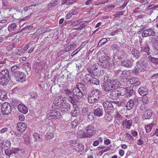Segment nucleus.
<instances>
[{"label": "nucleus", "mask_w": 158, "mask_h": 158, "mask_svg": "<svg viewBox=\"0 0 158 158\" xmlns=\"http://www.w3.org/2000/svg\"><path fill=\"white\" fill-rule=\"evenodd\" d=\"M122 125L126 129H129L132 125V122L131 120H127L125 119L122 122Z\"/></svg>", "instance_id": "nucleus-16"}, {"label": "nucleus", "mask_w": 158, "mask_h": 158, "mask_svg": "<svg viewBox=\"0 0 158 158\" xmlns=\"http://www.w3.org/2000/svg\"><path fill=\"white\" fill-rule=\"evenodd\" d=\"M152 115V113L151 111L150 110H147L142 116V118L143 119H149Z\"/></svg>", "instance_id": "nucleus-35"}, {"label": "nucleus", "mask_w": 158, "mask_h": 158, "mask_svg": "<svg viewBox=\"0 0 158 158\" xmlns=\"http://www.w3.org/2000/svg\"><path fill=\"white\" fill-rule=\"evenodd\" d=\"M33 137L36 140H39L40 138V135L36 133L34 134Z\"/></svg>", "instance_id": "nucleus-64"}, {"label": "nucleus", "mask_w": 158, "mask_h": 158, "mask_svg": "<svg viewBox=\"0 0 158 158\" xmlns=\"http://www.w3.org/2000/svg\"><path fill=\"white\" fill-rule=\"evenodd\" d=\"M109 60V58L105 53H102L100 57H99V60L100 62L103 63Z\"/></svg>", "instance_id": "nucleus-18"}, {"label": "nucleus", "mask_w": 158, "mask_h": 158, "mask_svg": "<svg viewBox=\"0 0 158 158\" xmlns=\"http://www.w3.org/2000/svg\"><path fill=\"white\" fill-rule=\"evenodd\" d=\"M52 112H50L48 114V118L49 119H53L54 120H56L57 119L56 118L55 116L53 115V114H52Z\"/></svg>", "instance_id": "nucleus-55"}, {"label": "nucleus", "mask_w": 158, "mask_h": 158, "mask_svg": "<svg viewBox=\"0 0 158 158\" xmlns=\"http://www.w3.org/2000/svg\"><path fill=\"white\" fill-rule=\"evenodd\" d=\"M44 63L43 62H36L34 65L33 68L35 69V71L38 73H40L44 67Z\"/></svg>", "instance_id": "nucleus-8"}, {"label": "nucleus", "mask_w": 158, "mask_h": 158, "mask_svg": "<svg viewBox=\"0 0 158 158\" xmlns=\"http://www.w3.org/2000/svg\"><path fill=\"white\" fill-rule=\"evenodd\" d=\"M19 110L21 113L26 114L28 112L27 107L23 104H19L18 106Z\"/></svg>", "instance_id": "nucleus-17"}, {"label": "nucleus", "mask_w": 158, "mask_h": 158, "mask_svg": "<svg viewBox=\"0 0 158 158\" xmlns=\"http://www.w3.org/2000/svg\"><path fill=\"white\" fill-rule=\"evenodd\" d=\"M78 136L80 138H89L86 133L84 132H79L78 133Z\"/></svg>", "instance_id": "nucleus-44"}, {"label": "nucleus", "mask_w": 158, "mask_h": 158, "mask_svg": "<svg viewBox=\"0 0 158 158\" xmlns=\"http://www.w3.org/2000/svg\"><path fill=\"white\" fill-rule=\"evenodd\" d=\"M10 79L4 78H0V84L2 85H6L8 83Z\"/></svg>", "instance_id": "nucleus-36"}, {"label": "nucleus", "mask_w": 158, "mask_h": 158, "mask_svg": "<svg viewBox=\"0 0 158 158\" xmlns=\"http://www.w3.org/2000/svg\"><path fill=\"white\" fill-rule=\"evenodd\" d=\"M76 45L75 44H73L70 45L69 46H68L67 48H66V49H65V51L66 52L69 51L70 50L76 47Z\"/></svg>", "instance_id": "nucleus-47"}, {"label": "nucleus", "mask_w": 158, "mask_h": 158, "mask_svg": "<svg viewBox=\"0 0 158 158\" xmlns=\"http://www.w3.org/2000/svg\"><path fill=\"white\" fill-rule=\"evenodd\" d=\"M122 64L123 66L127 68L131 67L132 64L130 60L126 59L122 61Z\"/></svg>", "instance_id": "nucleus-26"}, {"label": "nucleus", "mask_w": 158, "mask_h": 158, "mask_svg": "<svg viewBox=\"0 0 158 158\" xmlns=\"http://www.w3.org/2000/svg\"><path fill=\"white\" fill-rule=\"evenodd\" d=\"M56 6L52 2H51L48 4V8L50 9L51 8H53Z\"/></svg>", "instance_id": "nucleus-56"}, {"label": "nucleus", "mask_w": 158, "mask_h": 158, "mask_svg": "<svg viewBox=\"0 0 158 158\" xmlns=\"http://www.w3.org/2000/svg\"><path fill=\"white\" fill-rule=\"evenodd\" d=\"M142 100L143 103H148L149 101L148 97L146 96H143L142 98Z\"/></svg>", "instance_id": "nucleus-52"}, {"label": "nucleus", "mask_w": 158, "mask_h": 158, "mask_svg": "<svg viewBox=\"0 0 158 158\" xmlns=\"http://www.w3.org/2000/svg\"><path fill=\"white\" fill-rule=\"evenodd\" d=\"M129 82L131 85L134 86H138L140 85V83L139 81V79L137 77H133L129 80Z\"/></svg>", "instance_id": "nucleus-22"}, {"label": "nucleus", "mask_w": 158, "mask_h": 158, "mask_svg": "<svg viewBox=\"0 0 158 158\" xmlns=\"http://www.w3.org/2000/svg\"><path fill=\"white\" fill-rule=\"evenodd\" d=\"M86 88L84 85L82 83H78L76 87H74L73 90V93L78 99H80L83 96L82 91L85 89Z\"/></svg>", "instance_id": "nucleus-1"}, {"label": "nucleus", "mask_w": 158, "mask_h": 158, "mask_svg": "<svg viewBox=\"0 0 158 158\" xmlns=\"http://www.w3.org/2000/svg\"><path fill=\"white\" fill-rule=\"evenodd\" d=\"M77 12L75 10H72L67 14L65 17L67 19H69L71 18H74L75 17Z\"/></svg>", "instance_id": "nucleus-25"}, {"label": "nucleus", "mask_w": 158, "mask_h": 158, "mask_svg": "<svg viewBox=\"0 0 158 158\" xmlns=\"http://www.w3.org/2000/svg\"><path fill=\"white\" fill-rule=\"evenodd\" d=\"M7 92L3 89H0V99L4 101L7 98Z\"/></svg>", "instance_id": "nucleus-28"}, {"label": "nucleus", "mask_w": 158, "mask_h": 158, "mask_svg": "<svg viewBox=\"0 0 158 158\" xmlns=\"http://www.w3.org/2000/svg\"><path fill=\"white\" fill-rule=\"evenodd\" d=\"M138 103V101L137 98H134L133 99H130L127 103L126 107L128 110H131L134 106H137Z\"/></svg>", "instance_id": "nucleus-5"}, {"label": "nucleus", "mask_w": 158, "mask_h": 158, "mask_svg": "<svg viewBox=\"0 0 158 158\" xmlns=\"http://www.w3.org/2000/svg\"><path fill=\"white\" fill-rule=\"evenodd\" d=\"M102 104L106 112H109L110 111H109L108 110L111 111L114 109V107L111 102L106 101L103 102Z\"/></svg>", "instance_id": "nucleus-7"}, {"label": "nucleus", "mask_w": 158, "mask_h": 158, "mask_svg": "<svg viewBox=\"0 0 158 158\" xmlns=\"http://www.w3.org/2000/svg\"><path fill=\"white\" fill-rule=\"evenodd\" d=\"M17 27L16 23H13L9 25L8 27V30L10 31H11L12 30L15 29Z\"/></svg>", "instance_id": "nucleus-43"}, {"label": "nucleus", "mask_w": 158, "mask_h": 158, "mask_svg": "<svg viewBox=\"0 0 158 158\" xmlns=\"http://www.w3.org/2000/svg\"><path fill=\"white\" fill-rule=\"evenodd\" d=\"M27 127V125L23 123L20 122L17 124V129L20 132H22L26 130Z\"/></svg>", "instance_id": "nucleus-14"}, {"label": "nucleus", "mask_w": 158, "mask_h": 158, "mask_svg": "<svg viewBox=\"0 0 158 158\" xmlns=\"http://www.w3.org/2000/svg\"><path fill=\"white\" fill-rule=\"evenodd\" d=\"M16 17L15 19L20 20V21L26 20L29 18L30 16L28 15L25 16V18H23V13L22 11H17L14 15Z\"/></svg>", "instance_id": "nucleus-10"}, {"label": "nucleus", "mask_w": 158, "mask_h": 158, "mask_svg": "<svg viewBox=\"0 0 158 158\" xmlns=\"http://www.w3.org/2000/svg\"><path fill=\"white\" fill-rule=\"evenodd\" d=\"M107 41V39L106 38H103L99 42L98 45L100 46H101L102 45L106 43Z\"/></svg>", "instance_id": "nucleus-49"}, {"label": "nucleus", "mask_w": 158, "mask_h": 158, "mask_svg": "<svg viewBox=\"0 0 158 158\" xmlns=\"http://www.w3.org/2000/svg\"><path fill=\"white\" fill-rule=\"evenodd\" d=\"M148 89L146 88L141 87L139 88L138 92L141 96H145L148 93Z\"/></svg>", "instance_id": "nucleus-27"}, {"label": "nucleus", "mask_w": 158, "mask_h": 158, "mask_svg": "<svg viewBox=\"0 0 158 158\" xmlns=\"http://www.w3.org/2000/svg\"><path fill=\"white\" fill-rule=\"evenodd\" d=\"M88 119L90 120H92L94 119V117L93 116V113L91 112H89V114L88 115Z\"/></svg>", "instance_id": "nucleus-57"}, {"label": "nucleus", "mask_w": 158, "mask_h": 158, "mask_svg": "<svg viewBox=\"0 0 158 158\" xmlns=\"http://www.w3.org/2000/svg\"><path fill=\"white\" fill-rule=\"evenodd\" d=\"M84 148V147L83 145L77 143L73 150H74L77 152H80L83 150Z\"/></svg>", "instance_id": "nucleus-31"}, {"label": "nucleus", "mask_w": 158, "mask_h": 158, "mask_svg": "<svg viewBox=\"0 0 158 158\" xmlns=\"http://www.w3.org/2000/svg\"><path fill=\"white\" fill-rule=\"evenodd\" d=\"M148 59L155 65H158V58H155L150 56H148Z\"/></svg>", "instance_id": "nucleus-33"}, {"label": "nucleus", "mask_w": 158, "mask_h": 158, "mask_svg": "<svg viewBox=\"0 0 158 158\" xmlns=\"http://www.w3.org/2000/svg\"><path fill=\"white\" fill-rule=\"evenodd\" d=\"M114 117L115 121L118 124H120L123 121V117L118 112H117L116 113Z\"/></svg>", "instance_id": "nucleus-12"}, {"label": "nucleus", "mask_w": 158, "mask_h": 158, "mask_svg": "<svg viewBox=\"0 0 158 158\" xmlns=\"http://www.w3.org/2000/svg\"><path fill=\"white\" fill-rule=\"evenodd\" d=\"M13 76L17 81L23 83L26 79V75L23 73L19 71L14 73Z\"/></svg>", "instance_id": "nucleus-2"}, {"label": "nucleus", "mask_w": 158, "mask_h": 158, "mask_svg": "<svg viewBox=\"0 0 158 158\" xmlns=\"http://www.w3.org/2000/svg\"><path fill=\"white\" fill-rule=\"evenodd\" d=\"M89 109L87 107H83L82 109L81 113L83 115H86L89 113Z\"/></svg>", "instance_id": "nucleus-39"}, {"label": "nucleus", "mask_w": 158, "mask_h": 158, "mask_svg": "<svg viewBox=\"0 0 158 158\" xmlns=\"http://www.w3.org/2000/svg\"><path fill=\"white\" fill-rule=\"evenodd\" d=\"M47 135L48 139H52L54 137V135L52 133H47Z\"/></svg>", "instance_id": "nucleus-63"}, {"label": "nucleus", "mask_w": 158, "mask_h": 158, "mask_svg": "<svg viewBox=\"0 0 158 158\" xmlns=\"http://www.w3.org/2000/svg\"><path fill=\"white\" fill-rule=\"evenodd\" d=\"M4 152L6 156L9 157V158L13 156L12 155L11 149L10 151L8 149H6L5 150Z\"/></svg>", "instance_id": "nucleus-51"}, {"label": "nucleus", "mask_w": 158, "mask_h": 158, "mask_svg": "<svg viewBox=\"0 0 158 158\" xmlns=\"http://www.w3.org/2000/svg\"><path fill=\"white\" fill-rule=\"evenodd\" d=\"M102 68H108L111 67L112 65L111 62H109V60L106 62H105L103 63H102Z\"/></svg>", "instance_id": "nucleus-42"}, {"label": "nucleus", "mask_w": 158, "mask_h": 158, "mask_svg": "<svg viewBox=\"0 0 158 158\" xmlns=\"http://www.w3.org/2000/svg\"><path fill=\"white\" fill-rule=\"evenodd\" d=\"M131 54L136 58H139L140 56L139 51L136 48H133L132 50Z\"/></svg>", "instance_id": "nucleus-30"}, {"label": "nucleus", "mask_w": 158, "mask_h": 158, "mask_svg": "<svg viewBox=\"0 0 158 158\" xmlns=\"http://www.w3.org/2000/svg\"><path fill=\"white\" fill-rule=\"evenodd\" d=\"M10 64L11 66L10 67V71L11 72H12L14 73H15L16 72H18L19 71H18L19 70V67L17 64H15L13 65V64H14V62H10Z\"/></svg>", "instance_id": "nucleus-23"}, {"label": "nucleus", "mask_w": 158, "mask_h": 158, "mask_svg": "<svg viewBox=\"0 0 158 158\" xmlns=\"http://www.w3.org/2000/svg\"><path fill=\"white\" fill-rule=\"evenodd\" d=\"M113 89L111 90L110 94V98L112 99H115L118 98L119 93H118L117 90Z\"/></svg>", "instance_id": "nucleus-20"}, {"label": "nucleus", "mask_w": 158, "mask_h": 158, "mask_svg": "<svg viewBox=\"0 0 158 158\" xmlns=\"http://www.w3.org/2000/svg\"><path fill=\"white\" fill-rule=\"evenodd\" d=\"M77 120L73 121L71 123V126L73 128H75L77 125Z\"/></svg>", "instance_id": "nucleus-58"}, {"label": "nucleus", "mask_w": 158, "mask_h": 158, "mask_svg": "<svg viewBox=\"0 0 158 158\" xmlns=\"http://www.w3.org/2000/svg\"><path fill=\"white\" fill-rule=\"evenodd\" d=\"M110 82L111 84L113 89H116L121 86V83L117 79L112 80L110 81Z\"/></svg>", "instance_id": "nucleus-15"}, {"label": "nucleus", "mask_w": 158, "mask_h": 158, "mask_svg": "<svg viewBox=\"0 0 158 158\" xmlns=\"http://www.w3.org/2000/svg\"><path fill=\"white\" fill-rule=\"evenodd\" d=\"M122 31L121 29L119 28L116 29L114 31L111 32L110 34L112 36H114L118 34V32H121Z\"/></svg>", "instance_id": "nucleus-50"}, {"label": "nucleus", "mask_w": 158, "mask_h": 158, "mask_svg": "<svg viewBox=\"0 0 158 158\" xmlns=\"http://www.w3.org/2000/svg\"><path fill=\"white\" fill-rule=\"evenodd\" d=\"M77 143V142L75 140H73L69 142V145L71 147V148L73 150L75 146Z\"/></svg>", "instance_id": "nucleus-46"}, {"label": "nucleus", "mask_w": 158, "mask_h": 158, "mask_svg": "<svg viewBox=\"0 0 158 158\" xmlns=\"http://www.w3.org/2000/svg\"><path fill=\"white\" fill-rule=\"evenodd\" d=\"M2 1L3 6H7L9 5V0H2Z\"/></svg>", "instance_id": "nucleus-60"}, {"label": "nucleus", "mask_w": 158, "mask_h": 158, "mask_svg": "<svg viewBox=\"0 0 158 158\" xmlns=\"http://www.w3.org/2000/svg\"><path fill=\"white\" fill-rule=\"evenodd\" d=\"M4 78L10 79L9 72L7 69H4L0 72V78Z\"/></svg>", "instance_id": "nucleus-21"}, {"label": "nucleus", "mask_w": 158, "mask_h": 158, "mask_svg": "<svg viewBox=\"0 0 158 158\" xmlns=\"http://www.w3.org/2000/svg\"><path fill=\"white\" fill-rule=\"evenodd\" d=\"M61 100V99L60 98L58 97V98H56L55 99V102H57V103H53V104L52 106H57L59 105L58 104V102H60Z\"/></svg>", "instance_id": "nucleus-53"}, {"label": "nucleus", "mask_w": 158, "mask_h": 158, "mask_svg": "<svg viewBox=\"0 0 158 158\" xmlns=\"http://www.w3.org/2000/svg\"><path fill=\"white\" fill-rule=\"evenodd\" d=\"M137 69L139 70V71H143L145 69V66L141 61H138L136 63V66L135 67Z\"/></svg>", "instance_id": "nucleus-29"}, {"label": "nucleus", "mask_w": 158, "mask_h": 158, "mask_svg": "<svg viewBox=\"0 0 158 158\" xmlns=\"http://www.w3.org/2000/svg\"><path fill=\"white\" fill-rule=\"evenodd\" d=\"M29 47V45L27 44L23 48L21 49L23 54L25 53V52L28 48Z\"/></svg>", "instance_id": "nucleus-59"}, {"label": "nucleus", "mask_w": 158, "mask_h": 158, "mask_svg": "<svg viewBox=\"0 0 158 158\" xmlns=\"http://www.w3.org/2000/svg\"><path fill=\"white\" fill-rule=\"evenodd\" d=\"M126 90L123 88H120L119 90H117L118 93H119V96H123L125 94Z\"/></svg>", "instance_id": "nucleus-45"}, {"label": "nucleus", "mask_w": 158, "mask_h": 158, "mask_svg": "<svg viewBox=\"0 0 158 158\" xmlns=\"http://www.w3.org/2000/svg\"><path fill=\"white\" fill-rule=\"evenodd\" d=\"M103 89L106 92L109 91L113 90L110 82L107 81L104 82L102 85Z\"/></svg>", "instance_id": "nucleus-13"}, {"label": "nucleus", "mask_w": 158, "mask_h": 158, "mask_svg": "<svg viewBox=\"0 0 158 158\" xmlns=\"http://www.w3.org/2000/svg\"><path fill=\"white\" fill-rule=\"evenodd\" d=\"M86 133L89 138H90L96 133L94 126L92 125H88L85 128Z\"/></svg>", "instance_id": "nucleus-6"}, {"label": "nucleus", "mask_w": 158, "mask_h": 158, "mask_svg": "<svg viewBox=\"0 0 158 158\" xmlns=\"http://www.w3.org/2000/svg\"><path fill=\"white\" fill-rule=\"evenodd\" d=\"M60 107L61 111L66 112L69 109L70 105L68 103H61Z\"/></svg>", "instance_id": "nucleus-11"}, {"label": "nucleus", "mask_w": 158, "mask_h": 158, "mask_svg": "<svg viewBox=\"0 0 158 158\" xmlns=\"http://www.w3.org/2000/svg\"><path fill=\"white\" fill-rule=\"evenodd\" d=\"M11 150L12 155H13V154H15L18 153V152L20 151V149L19 148H13L11 149Z\"/></svg>", "instance_id": "nucleus-48"}, {"label": "nucleus", "mask_w": 158, "mask_h": 158, "mask_svg": "<svg viewBox=\"0 0 158 158\" xmlns=\"http://www.w3.org/2000/svg\"><path fill=\"white\" fill-rule=\"evenodd\" d=\"M88 102L91 104L94 103L98 101L97 99L93 97L92 95H91V94L88 95Z\"/></svg>", "instance_id": "nucleus-32"}, {"label": "nucleus", "mask_w": 158, "mask_h": 158, "mask_svg": "<svg viewBox=\"0 0 158 158\" xmlns=\"http://www.w3.org/2000/svg\"><path fill=\"white\" fill-rule=\"evenodd\" d=\"M94 115L99 117L102 116L103 114V112L100 108H97L94 110Z\"/></svg>", "instance_id": "nucleus-34"}, {"label": "nucleus", "mask_w": 158, "mask_h": 158, "mask_svg": "<svg viewBox=\"0 0 158 158\" xmlns=\"http://www.w3.org/2000/svg\"><path fill=\"white\" fill-rule=\"evenodd\" d=\"M5 146L8 148H10L11 145V142L8 140H6L4 143Z\"/></svg>", "instance_id": "nucleus-62"}, {"label": "nucleus", "mask_w": 158, "mask_h": 158, "mask_svg": "<svg viewBox=\"0 0 158 158\" xmlns=\"http://www.w3.org/2000/svg\"><path fill=\"white\" fill-rule=\"evenodd\" d=\"M67 99L69 102L73 104L75 103V101L74 99V98L73 97H72V96H69L68 98H67Z\"/></svg>", "instance_id": "nucleus-54"}, {"label": "nucleus", "mask_w": 158, "mask_h": 158, "mask_svg": "<svg viewBox=\"0 0 158 158\" xmlns=\"http://www.w3.org/2000/svg\"><path fill=\"white\" fill-rule=\"evenodd\" d=\"M52 114L56 117L57 119H59L61 117V114L58 111H57L55 110H52Z\"/></svg>", "instance_id": "nucleus-40"}, {"label": "nucleus", "mask_w": 158, "mask_h": 158, "mask_svg": "<svg viewBox=\"0 0 158 158\" xmlns=\"http://www.w3.org/2000/svg\"><path fill=\"white\" fill-rule=\"evenodd\" d=\"M101 92L98 89H94L91 93V95H92L93 97L96 98H99L101 95Z\"/></svg>", "instance_id": "nucleus-24"}, {"label": "nucleus", "mask_w": 158, "mask_h": 158, "mask_svg": "<svg viewBox=\"0 0 158 158\" xmlns=\"http://www.w3.org/2000/svg\"><path fill=\"white\" fill-rule=\"evenodd\" d=\"M141 49L140 50V52L142 53L143 52H145L147 53L148 55H149L150 54V48L149 47V45L146 44L145 45H144L142 47H141Z\"/></svg>", "instance_id": "nucleus-19"}, {"label": "nucleus", "mask_w": 158, "mask_h": 158, "mask_svg": "<svg viewBox=\"0 0 158 158\" xmlns=\"http://www.w3.org/2000/svg\"><path fill=\"white\" fill-rule=\"evenodd\" d=\"M94 76L87 74L85 75V78L90 84L98 85L99 84V81Z\"/></svg>", "instance_id": "nucleus-3"}, {"label": "nucleus", "mask_w": 158, "mask_h": 158, "mask_svg": "<svg viewBox=\"0 0 158 158\" xmlns=\"http://www.w3.org/2000/svg\"><path fill=\"white\" fill-rule=\"evenodd\" d=\"M152 40L154 43L156 49L158 51V36L152 38Z\"/></svg>", "instance_id": "nucleus-41"}, {"label": "nucleus", "mask_w": 158, "mask_h": 158, "mask_svg": "<svg viewBox=\"0 0 158 158\" xmlns=\"http://www.w3.org/2000/svg\"><path fill=\"white\" fill-rule=\"evenodd\" d=\"M15 52L18 56H22L23 55V54L21 49H17L16 50Z\"/></svg>", "instance_id": "nucleus-61"}, {"label": "nucleus", "mask_w": 158, "mask_h": 158, "mask_svg": "<svg viewBox=\"0 0 158 158\" xmlns=\"http://www.w3.org/2000/svg\"><path fill=\"white\" fill-rule=\"evenodd\" d=\"M156 35V33L154 29L152 28L147 29L143 31L142 35L144 37L154 36Z\"/></svg>", "instance_id": "nucleus-9"}, {"label": "nucleus", "mask_w": 158, "mask_h": 158, "mask_svg": "<svg viewBox=\"0 0 158 158\" xmlns=\"http://www.w3.org/2000/svg\"><path fill=\"white\" fill-rule=\"evenodd\" d=\"M154 126V124L153 123H151L150 124H148L145 127L146 132L147 133L150 132L153 127Z\"/></svg>", "instance_id": "nucleus-37"}, {"label": "nucleus", "mask_w": 158, "mask_h": 158, "mask_svg": "<svg viewBox=\"0 0 158 158\" xmlns=\"http://www.w3.org/2000/svg\"><path fill=\"white\" fill-rule=\"evenodd\" d=\"M1 110L2 114L5 115L9 114L11 111V106L7 102H4L2 104Z\"/></svg>", "instance_id": "nucleus-4"}, {"label": "nucleus", "mask_w": 158, "mask_h": 158, "mask_svg": "<svg viewBox=\"0 0 158 158\" xmlns=\"http://www.w3.org/2000/svg\"><path fill=\"white\" fill-rule=\"evenodd\" d=\"M108 112H106V113L105 115L104 118L107 122H110L112 120L113 117L110 114L108 113Z\"/></svg>", "instance_id": "nucleus-38"}]
</instances>
